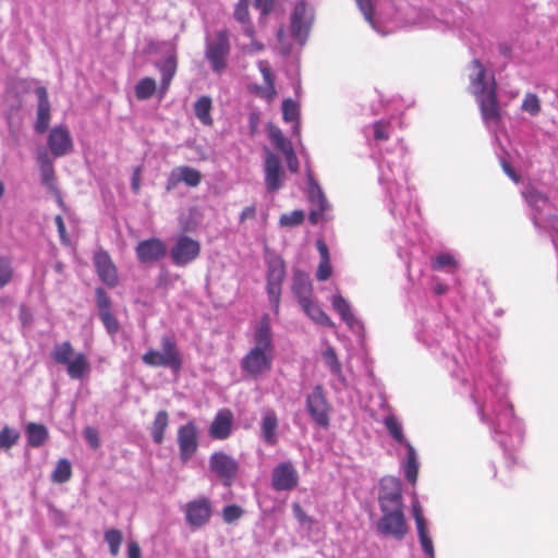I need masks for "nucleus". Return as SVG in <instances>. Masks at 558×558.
Instances as JSON below:
<instances>
[{
    "label": "nucleus",
    "mask_w": 558,
    "mask_h": 558,
    "mask_svg": "<svg viewBox=\"0 0 558 558\" xmlns=\"http://www.w3.org/2000/svg\"><path fill=\"white\" fill-rule=\"evenodd\" d=\"M507 388L498 378L492 380L478 377L471 398L477 405L481 421L488 424L495 439L505 449H512L523 439V425L514 417L512 405L506 400Z\"/></svg>",
    "instance_id": "1"
},
{
    "label": "nucleus",
    "mask_w": 558,
    "mask_h": 558,
    "mask_svg": "<svg viewBox=\"0 0 558 558\" xmlns=\"http://www.w3.org/2000/svg\"><path fill=\"white\" fill-rule=\"evenodd\" d=\"M405 147L399 143L395 151H387L378 163L379 183L385 185L390 198L389 210L393 216L403 217L412 203V193L409 189L401 190L398 180L405 178L407 160Z\"/></svg>",
    "instance_id": "2"
},
{
    "label": "nucleus",
    "mask_w": 558,
    "mask_h": 558,
    "mask_svg": "<svg viewBox=\"0 0 558 558\" xmlns=\"http://www.w3.org/2000/svg\"><path fill=\"white\" fill-rule=\"evenodd\" d=\"M253 347L241 360V368L253 378H258L272 368L275 357V345L270 318L263 315L253 331Z\"/></svg>",
    "instance_id": "3"
},
{
    "label": "nucleus",
    "mask_w": 558,
    "mask_h": 558,
    "mask_svg": "<svg viewBox=\"0 0 558 558\" xmlns=\"http://www.w3.org/2000/svg\"><path fill=\"white\" fill-rule=\"evenodd\" d=\"M472 65L477 72L471 76V85L480 105L482 118L488 126L497 124L500 120V109L495 80L493 78L490 83L485 81L486 71L478 60H473Z\"/></svg>",
    "instance_id": "4"
},
{
    "label": "nucleus",
    "mask_w": 558,
    "mask_h": 558,
    "mask_svg": "<svg viewBox=\"0 0 558 558\" xmlns=\"http://www.w3.org/2000/svg\"><path fill=\"white\" fill-rule=\"evenodd\" d=\"M160 344L161 351L150 349L142 356V361L148 366L166 367L178 373L182 368V357L175 341L170 336H163Z\"/></svg>",
    "instance_id": "5"
},
{
    "label": "nucleus",
    "mask_w": 558,
    "mask_h": 558,
    "mask_svg": "<svg viewBox=\"0 0 558 558\" xmlns=\"http://www.w3.org/2000/svg\"><path fill=\"white\" fill-rule=\"evenodd\" d=\"M230 49L229 32L227 29H219L206 37L205 58L215 73L220 74L227 68Z\"/></svg>",
    "instance_id": "6"
},
{
    "label": "nucleus",
    "mask_w": 558,
    "mask_h": 558,
    "mask_svg": "<svg viewBox=\"0 0 558 558\" xmlns=\"http://www.w3.org/2000/svg\"><path fill=\"white\" fill-rule=\"evenodd\" d=\"M267 265V294L274 312L279 311L281 284L286 278V265L283 259L276 254L266 255Z\"/></svg>",
    "instance_id": "7"
},
{
    "label": "nucleus",
    "mask_w": 558,
    "mask_h": 558,
    "mask_svg": "<svg viewBox=\"0 0 558 558\" xmlns=\"http://www.w3.org/2000/svg\"><path fill=\"white\" fill-rule=\"evenodd\" d=\"M306 411L315 424L323 428L329 426L331 405L322 385H316L311 393L307 395Z\"/></svg>",
    "instance_id": "8"
},
{
    "label": "nucleus",
    "mask_w": 558,
    "mask_h": 558,
    "mask_svg": "<svg viewBox=\"0 0 558 558\" xmlns=\"http://www.w3.org/2000/svg\"><path fill=\"white\" fill-rule=\"evenodd\" d=\"M306 178L307 196L312 205V209L308 214V220L311 223L317 225L325 219V214L330 209V205L318 182L314 179L308 166L306 168Z\"/></svg>",
    "instance_id": "9"
},
{
    "label": "nucleus",
    "mask_w": 558,
    "mask_h": 558,
    "mask_svg": "<svg viewBox=\"0 0 558 558\" xmlns=\"http://www.w3.org/2000/svg\"><path fill=\"white\" fill-rule=\"evenodd\" d=\"M209 469L225 486L230 487L238 477L240 465L233 457L216 451L209 458Z\"/></svg>",
    "instance_id": "10"
},
{
    "label": "nucleus",
    "mask_w": 558,
    "mask_h": 558,
    "mask_svg": "<svg viewBox=\"0 0 558 558\" xmlns=\"http://www.w3.org/2000/svg\"><path fill=\"white\" fill-rule=\"evenodd\" d=\"M381 513L383 515L377 523L378 532L386 536L402 539L408 532L403 509L386 510Z\"/></svg>",
    "instance_id": "11"
},
{
    "label": "nucleus",
    "mask_w": 558,
    "mask_h": 558,
    "mask_svg": "<svg viewBox=\"0 0 558 558\" xmlns=\"http://www.w3.org/2000/svg\"><path fill=\"white\" fill-rule=\"evenodd\" d=\"M313 17L312 8L305 2L295 4L291 14V35L301 45H303L307 38Z\"/></svg>",
    "instance_id": "12"
},
{
    "label": "nucleus",
    "mask_w": 558,
    "mask_h": 558,
    "mask_svg": "<svg viewBox=\"0 0 558 558\" xmlns=\"http://www.w3.org/2000/svg\"><path fill=\"white\" fill-rule=\"evenodd\" d=\"M378 501L380 511L403 509L401 484L398 478L385 477L381 480Z\"/></svg>",
    "instance_id": "13"
},
{
    "label": "nucleus",
    "mask_w": 558,
    "mask_h": 558,
    "mask_svg": "<svg viewBox=\"0 0 558 558\" xmlns=\"http://www.w3.org/2000/svg\"><path fill=\"white\" fill-rule=\"evenodd\" d=\"M211 502L207 497L192 500L183 508L185 521L193 529L204 526L211 517Z\"/></svg>",
    "instance_id": "14"
},
{
    "label": "nucleus",
    "mask_w": 558,
    "mask_h": 558,
    "mask_svg": "<svg viewBox=\"0 0 558 558\" xmlns=\"http://www.w3.org/2000/svg\"><path fill=\"white\" fill-rule=\"evenodd\" d=\"M264 172L268 192L275 193L281 189L284 181V170L280 158L268 148H265Z\"/></svg>",
    "instance_id": "15"
},
{
    "label": "nucleus",
    "mask_w": 558,
    "mask_h": 558,
    "mask_svg": "<svg viewBox=\"0 0 558 558\" xmlns=\"http://www.w3.org/2000/svg\"><path fill=\"white\" fill-rule=\"evenodd\" d=\"M201 252V245L197 241L182 235L170 251V256L174 265L183 267L193 262Z\"/></svg>",
    "instance_id": "16"
},
{
    "label": "nucleus",
    "mask_w": 558,
    "mask_h": 558,
    "mask_svg": "<svg viewBox=\"0 0 558 558\" xmlns=\"http://www.w3.org/2000/svg\"><path fill=\"white\" fill-rule=\"evenodd\" d=\"M299 484V474L291 462H282L272 470L271 485L275 490H292Z\"/></svg>",
    "instance_id": "17"
},
{
    "label": "nucleus",
    "mask_w": 558,
    "mask_h": 558,
    "mask_svg": "<svg viewBox=\"0 0 558 558\" xmlns=\"http://www.w3.org/2000/svg\"><path fill=\"white\" fill-rule=\"evenodd\" d=\"M178 445L181 461L187 462L198 448L197 428L194 422H189L179 428Z\"/></svg>",
    "instance_id": "18"
},
{
    "label": "nucleus",
    "mask_w": 558,
    "mask_h": 558,
    "mask_svg": "<svg viewBox=\"0 0 558 558\" xmlns=\"http://www.w3.org/2000/svg\"><path fill=\"white\" fill-rule=\"evenodd\" d=\"M135 253L142 264H153L166 256L167 246L160 239L151 238L141 241L135 247Z\"/></svg>",
    "instance_id": "19"
},
{
    "label": "nucleus",
    "mask_w": 558,
    "mask_h": 558,
    "mask_svg": "<svg viewBox=\"0 0 558 558\" xmlns=\"http://www.w3.org/2000/svg\"><path fill=\"white\" fill-rule=\"evenodd\" d=\"M202 181V174L198 170L189 166H180L173 168L166 182V190L172 191L179 183L184 182L187 186L195 187Z\"/></svg>",
    "instance_id": "20"
},
{
    "label": "nucleus",
    "mask_w": 558,
    "mask_h": 558,
    "mask_svg": "<svg viewBox=\"0 0 558 558\" xmlns=\"http://www.w3.org/2000/svg\"><path fill=\"white\" fill-rule=\"evenodd\" d=\"M412 512L422 549L427 558H435L434 544L428 533L427 521L424 518L422 507L416 499L412 504Z\"/></svg>",
    "instance_id": "21"
},
{
    "label": "nucleus",
    "mask_w": 558,
    "mask_h": 558,
    "mask_svg": "<svg viewBox=\"0 0 558 558\" xmlns=\"http://www.w3.org/2000/svg\"><path fill=\"white\" fill-rule=\"evenodd\" d=\"M48 146L54 157L64 156L72 150L73 141L65 126H54L50 131Z\"/></svg>",
    "instance_id": "22"
},
{
    "label": "nucleus",
    "mask_w": 558,
    "mask_h": 558,
    "mask_svg": "<svg viewBox=\"0 0 558 558\" xmlns=\"http://www.w3.org/2000/svg\"><path fill=\"white\" fill-rule=\"evenodd\" d=\"M95 266L100 280L105 284L111 288L118 284L117 268L106 252H98L95 255Z\"/></svg>",
    "instance_id": "23"
},
{
    "label": "nucleus",
    "mask_w": 558,
    "mask_h": 558,
    "mask_svg": "<svg viewBox=\"0 0 558 558\" xmlns=\"http://www.w3.org/2000/svg\"><path fill=\"white\" fill-rule=\"evenodd\" d=\"M233 415L230 410H220L209 427V435L214 439H227L232 430Z\"/></svg>",
    "instance_id": "24"
},
{
    "label": "nucleus",
    "mask_w": 558,
    "mask_h": 558,
    "mask_svg": "<svg viewBox=\"0 0 558 558\" xmlns=\"http://www.w3.org/2000/svg\"><path fill=\"white\" fill-rule=\"evenodd\" d=\"M330 302L333 310L339 314L341 319L350 329L360 330L363 328L362 322L355 317L350 303L342 295H332Z\"/></svg>",
    "instance_id": "25"
},
{
    "label": "nucleus",
    "mask_w": 558,
    "mask_h": 558,
    "mask_svg": "<svg viewBox=\"0 0 558 558\" xmlns=\"http://www.w3.org/2000/svg\"><path fill=\"white\" fill-rule=\"evenodd\" d=\"M35 94L38 98L35 131L37 133H44L48 129L50 122V104L48 93L45 87L40 86L36 88Z\"/></svg>",
    "instance_id": "26"
},
{
    "label": "nucleus",
    "mask_w": 558,
    "mask_h": 558,
    "mask_svg": "<svg viewBox=\"0 0 558 558\" xmlns=\"http://www.w3.org/2000/svg\"><path fill=\"white\" fill-rule=\"evenodd\" d=\"M278 417L272 409H265L263 411L260 421V433L264 441L268 445H275L278 440L277 437Z\"/></svg>",
    "instance_id": "27"
},
{
    "label": "nucleus",
    "mask_w": 558,
    "mask_h": 558,
    "mask_svg": "<svg viewBox=\"0 0 558 558\" xmlns=\"http://www.w3.org/2000/svg\"><path fill=\"white\" fill-rule=\"evenodd\" d=\"M522 196L525 198L527 204L531 207H533L534 210L536 211L533 220H534V225L538 226L539 217L537 215H539L543 210L550 207V202H549L548 197L544 193L537 191L536 189H534L532 186L526 187L522 192Z\"/></svg>",
    "instance_id": "28"
},
{
    "label": "nucleus",
    "mask_w": 558,
    "mask_h": 558,
    "mask_svg": "<svg viewBox=\"0 0 558 558\" xmlns=\"http://www.w3.org/2000/svg\"><path fill=\"white\" fill-rule=\"evenodd\" d=\"M292 292L298 299L299 303L312 298L313 287L310 277L306 272L300 269L293 271L292 277Z\"/></svg>",
    "instance_id": "29"
},
{
    "label": "nucleus",
    "mask_w": 558,
    "mask_h": 558,
    "mask_svg": "<svg viewBox=\"0 0 558 558\" xmlns=\"http://www.w3.org/2000/svg\"><path fill=\"white\" fill-rule=\"evenodd\" d=\"M302 311L311 318L314 323L324 327H333V322L330 317L315 303L312 298L306 299L299 303Z\"/></svg>",
    "instance_id": "30"
},
{
    "label": "nucleus",
    "mask_w": 558,
    "mask_h": 558,
    "mask_svg": "<svg viewBox=\"0 0 558 558\" xmlns=\"http://www.w3.org/2000/svg\"><path fill=\"white\" fill-rule=\"evenodd\" d=\"M38 163L41 184L45 187H47L50 192L56 193L57 186L52 161L50 160L47 154H41L38 156Z\"/></svg>",
    "instance_id": "31"
},
{
    "label": "nucleus",
    "mask_w": 558,
    "mask_h": 558,
    "mask_svg": "<svg viewBox=\"0 0 558 558\" xmlns=\"http://www.w3.org/2000/svg\"><path fill=\"white\" fill-rule=\"evenodd\" d=\"M157 68L161 73V94H165L177 72V58L174 54L168 56L162 62L157 63Z\"/></svg>",
    "instance_id": "32"
},
{
    "label": "nucleus",
    "mask_w": 558,
    "mask_h": 558,
    "mask_svg": "<svg viewBox=\"0 0 558 558\" xmlns=\"http://www.w3.org/2000/svg\"><path fill=\"white\" fill-rule=\"evenodd\" d=\"M258 69L264 77V86L258 87V94L267 100H272L276 95L274 75L266 61H258Z\"/></svg>",
    "instance_id": "33"
},
{
    "label": "nucleus",
    "mask_w": 558,
    "mask_h": 558,
    "mask_svg": "<svg viewBox=\"0 0 558 558\" xmlns=\"http://www.w3.org/2000/svg\"><path fill=\"white\" fill-rule=\"evenodd\" d=\"M27 444L31 447L38 448L48 439V429L45 425L38 423H28L25 427Z\"/></svg>",
    "instance_id": "34"
},
{
    "label": "nucleus",
    "mask_w": 558,
    "mask_h": 558,
    "mask_svg": "<svg viewBox=\"0 0 558 558\" xmlns=\"http://www.w3.org/2000/svg\"><path fill=\"white\" fill-rule=\"evenodd\" d=\"M65 366L72 379H82L89 372V363L84 353H76Z\"/></svg>",
    "instance_id": "35"
},
{
    "label": "nucleus",
    "mask_w": 558,
    "mask_h": 558,
    "mask_svg": "<svg viewBox=\"0 0 558 558\" xmlns=\"http://www.w3.org/2000/svg\"><path fill=\"white\" fill-rule=\"evenodd\" d=\"M169 425V415L167 411L161 410L157 412L153 425L150 427V435L155 444L160 445L165 438V432Z\"/></svg>",
    "instance_id": "36"
},
{
    "label": "nucleus",
    "mask_w": 558,
    "mask_h": 558,
    "mask_svg": "<svg viewBox=\"0 0 558 558\" xmlns=\"http://www.w3.org/2000/svg\"><path fill=\"white\" fill-rule=\"evenodd\" d=\"M211 107V98L208 96L199 97L194 104V114L204 125L209 126L213 124V118L210 116Z\"/></svg>",
    "instance_id": "37"
},
{
    "label": "nucleus",
    "mask_w": 558,
    "mask_h": 558,
    "mask_svg": "<svg viewBox=\"0 0 558 558\" xmlns=\"http://www.w3.org/2000/svg\"><path fill=\"white\" fill-rule=\"evenodd\" d=\"M407 462L404 465V474L407 480L414 484L418 473V461L415 449L411 444H407Z\"/></svg>",
    "instance_id": "38"
},
{
    "label": "nucleus",
    "mask_w": 558,
    "mask_h": 558,
    "mask_svg": "<svg viewBox=\"0 0 558 558\" xmlns=\"http://www.w3.org/2000/svg\"><path fill=\"white\" fill-rule=\"evenodd\" d=\"M74 350L69 341L54 344L51 351L52 360L61 365H66L74 357Z\"/></svg>",
    "instance_id": "39"
},
{
    "label": "nucleus",
    "mask_w": 558,
    "mask_h": 558,
    "mask_svg": "<svg viewBox=\"0 0 558 558\" xmlns=\"http://www.w3.org/2000/svg\"><path fill=\"white\" fill-rule=\"evenodd\" d=\"M322 355L329 372L337 378L344 380L342 374V365L337 357L335 349L329 345L323 351Z\"/></svg>",
    "instance_id": "40"
},
{
    "label": "nucleus",
    "mask_w": 558,
    "mask_h": 558,
    "mask_svg": "<svg viewBox=\"0 0 558 558\" xmlns=\"http://www.w3.org/2000/svg\"><path fill=\"white\" fill-rule=\"evenodd\" d=\"M300 110L296 102L292 99H284L282 101V118L287 122H294L293 130L294 133H300V123H299Z\"/></svg>",
    "instance_id": "41"
},
{
    "label": "nucleus",
    "mask_w": 558,
    "mask_h": 558,
    "mask_svg": "<svg viewBox=\"0 0 558 558\" xmlns=\"http://www.w3.org/2000/svg\"><path fill=\"white\" fill-rule=\"evenodd\" d=\"M384 424L395 441L403 445L404 447H407V444H410L403 435L402 424L395 415L386 416Z\"/></svg>",
    "instance_id": "42"
},
{
    "label": "nucleus",
    "mask_w": 558,
    "mask_h": 558,
    "mask_svg": "<svg viewBox=\"0 0 558 558\" xmlns=\"http://www.w3.org/2000/svg\"><path fill=\"white\" fill-rule=\"evenodd\" d=\"M104 538L109 546V551L111 556L117 557L119 555L120 546L123 541L122 532L117 529H109L105 531Z\"/></svg>",
    "instance_id": "43"
},
{
    "label": "nucleus",
    "mask_w": 558,
    "mask_h": 558,
    "mask_svg": "<svg viewBox=\"0 0 558 558\" xmlns=\"http://www.w3.org/2000/svg\"><path fill=\"white\" fill-rule=\"evenodd\" d=\"M72 475L71 463L66 459H60L51 474V480L54 483H65Z\"/></svg>",
    "instance_id": "44"
},
{
    "label": "nucleus",
    "mask_w": 558,
    "mask_h": 558,
    "mask_svg": "<svg viewBox=\"0 0 558 558\" xmlns=\"http://www.w3.org/2000/svg\"><path fill=\"white\" fill-rule=\"evenodd\" d=\"M156 90V82L151 77L142 78L135 86L137 99L145 100L150 98Z\"/></svg>",
    "instance_id": "45"
},
{
    "label": "nucleus",
    "mask_w": 558,
    "mask_h": 558,
    "mask_svg": "<svg viewBox=\"0 0 558 558\" xmlns=\"http://www.w3.org/2000/svg\"><path fill=\"white\" fill-rule=\"evenodd\" d=\"M14 277L12 260L7 256H0V289L10 284Z\"/></svg>",
    "instance_id": "46"
},
{
    "label": "nucleus",
    "mask_w": 558,
    "mask_h": 558,
    "mask_svg": "<svg viewBox=\"0 0 558 558\" xmlns=\"http://www.w3.org/2000/svg\"><path fill=\"white\" fill-rule=\"evenodd\" d=\"M20 433L16 429H13L9 426H4L0 430V449L9 450L11 449L19 440Z\"/></svg>",
    "instance_id": "47"
},
{
    "label": "nucleus",
    "mask_w": 558,
    "mask_h": 558,
    "mask_svg": "<svg viewBox=\"0 0 558 558\" xmlns=\"http://www.w3.org/2000/svg\"><path fill=\"white\" fill-rule=\"evenodd\" d=\"M268 135L271 143L282 153L292 147L291 142L284 137L279 128L271 126L269 129Z\"/></svg>",
    "instance_id": "48"
},
{
    "label": "nucleus",
    "mask_w": 558,
    "mask_h": 558,
    "mask_svg": "<svg viewBox=\"0 0 558 558\" xmlns=\"http://www.w3.org/2000/svg\"><path fill=\"white\" fill-rule=\"evenodd\" d=\"M304 220V211L301 209L293 210L281 215L279 223L282 227H295L302 223Z\"/></svg>",
    "instance_id": "49"
},
{
    "label": "nucleus",
    "mask_w": 558,
    "mask_h": 558,
    "mask_svg": "<svg viewBox=\"0 0 558 558\" xmlns=\"http://www.w3.org/2000/svg\"><path fill=\"white\" fill-rule=\"evenodd\" d=\"M360 11L363 13L365 20L371 26L378 32L376 23L374 21V5L372 0H355Z\"/></svg>",
    "instance_id": "50"
},
{
    "label": "nucleus",
    "mask_w": 558,
    "mask_h": 558,
    "mask_svg": "<svg viewBox=\"0 0 558 558\" xmlns=\"http://www.w3.org/2000/svg\"><path fill=\"white\" fill-rule=\"evenodd\" d=\"M523 111L529 112L531 116H536L541 111L539 99L535 94H527L521 106Z\"/></svg>",
    "instance_id": "51"
},
{
    "label": "nucleus",
    "mask_w": 558,
    "mask_h": 558,
    "mask_svg": "<svg viewBox=\"0 0 558 558\" xmlns=\"http://www.w3.org/2000/svg\"><path fill=\"white\" fill-rule=\"evenodd\" d=\"M244 513V510L238 505H229L222 509V519L226 523L231 524L239 520Z\"/></svg>",
    "instance_id": "52"
},
{
    "label": "nucleus",
    "mask_w": 558,
    "mask_h": 558,
    "mask_svg": "<svg viewBox=\"0 0 558 558\" xmlns=\"http://www.w3.org/2000/svg\"><path fill=\"white\" fill-rule=\"evenodd\" d=\"M248 2L250 0H239V2L235 4L234 19L241 24H247L251 21Z\"/></svg>",
    "instance_id": "53"
},
{
    "label": "nucleus",
    "mask_w": 558,
    "mask_h": 558,
    "mask_svg": "<svg viewBox=\"0 0 558 558\" xmlns=\"http://www.w3.org/2000/svg\"><path fill=\"white\" fill-rule=\"evenodd\" d=\"M95 294L99 314L111 312V301L106 291L102 288H97Z\"/></svg>",
    "instance_id": "54"
},
{
    "label": "nucleus",
    "mask_w": 558,
    "mask_h": 558,
    "mask_svg": "<svg viewBox=\"0 0 558 558\" xmlns=\"http://www.w3.org/2000/svg\"><path fill=\"white\" fill-rule=\"evenodd\" d=\"M456 264L457 263H456L453 256H451L449 254H440L433 259L432 268L435 270H440L448 266L454 267Z\"/></svg>",
    "instance_id": "55"
},
{
    "label": "nucleus",
    "mask_w": 558,
    "mask_h": 558,
    "mask_svg": "<svg viewBox=\"0 0 558 558\" xmlns=\"http://www.w3.org/2000/svg\"><path fill=\"white\" fill-rule=\"evenodd\" d=\"M85 440L88 442L92 449L96 450L100 446V439L98 430L95 427L86 426L83 430Z\"/></svg>",
    "instance_id": "56"
},
{
    "label": "nucleus",
    "mask_w": 558,
    "mask_h": 558,
    "mask_svg": "<svg viewBox=\"0 0 558 558\" xmlns=\"http://www.w3.org/2000/svg\"><path fill=\"white\" fill-rule=\"evenodd\" d=\"M99 317L109 333L113 335L119 330V324L111 312L101 313Z\"/></svg>",
    "instance_id": "57"
},
{
    "label": "nucleus",
    "mask_w": 558,
    "mask_h": 558,
    "mask_svg": "<svg viewBox=\"0 0 558 558\" xmlns=\"http://www.w3.org/2000/svg\"><path fill=\"white\" fill-rule=\"evenodd\" d=\"M331 274L332 267L330 260H320L316 272L317 280L326 281L331 276Z\"/></svg>",
    "instance_id": "58"
},
{
    "label": "nucleus",
    "mask_w": 558,
    "mask_h": 558,
    "mask_svg": "<svg viewBox=\"0 0 558 558\" xmlns=\"http://www.w3.org/2000/svg\"><path fill=\"white\" fill-rule=\"evenodd\" d=\"M283 155L286 157L288 169L292 173H296L299 171V159L294 153L293 146L283 151Z\"/></svg>",
    "instance_id": "59"
},
{
    "label": "nucleus",
    "mask_w": 558,
    "mask_h": 558,
    "mask_svg": "<svg viewBox=\"0 0 558 558\" xmlns=\"http://www.w3.org/2000/svg\"><path fill=\"white\" fill-rule=\"evenodd\" d=\"M374 137L377 141H385L389 138L387 125L384 122L377 121L374 123Z\"/></svg>",
    "instance_id": "60"
},
{
    "label": "nucleus",
    "mask_w": 558,
    "mask_h": 558,
    "mask_svg": "<svg viewBox=\"0 0 558 558\" xmlns=\"http://www.w3.org/2000/svg\"><path fill=\"white\" fill-rule=\"evenodd\" d=\"M274 0H254V5L260 11L262 15H267L272 9Z\"/></svg>",
    "instance_id": "61"
},
{
    "label": "nucleus",
    "mask_w": 558,
    "mask_h": 558,
    "mask_svg": "<svg viewBox=\"0 0 558 558\" xmlns=\"http://www.w3.org/2000/svg\"><path fill=\"white\" fill-rule=\"evenodd\" d=\"M128 558H142L141 547L135 541L128 543Z\"/></svg>",
    "instance_id": "62"
},
{
    "label": "nucleus",
    "mask_w": 558,
    "mask_h": 558,
    "mask_svg": "<svg viewBox=\"0 0 558 558\" xmlns=\"http://www.w3.org/2000/svg\"><path fill=\"white\" fill-rule=\"evenodd\" d=\"M12 304H13V300L11 296L0 295V317L8 314Z\"/></svg>",
    "instance_id": "63"
},
{
    "label": "nucleus",
    "mask_w": 558,
    "mask_h": 558,
    "mask_svg": "<svg viewBox=\"0 0 558 558\" xmlns=\"http://www.w3.org/2000/svg\"><path fill=\"white\" fill-rule=\"evenodd\" d=\"M54 222L57 225V229H58V232H59L61 241L63 243H65V244H69V239H68V235H66V232H65V226H64L62 217L61 216H57L54 218Z\"/></svg>",
    "instance_id": "64"
}]
</instances>
